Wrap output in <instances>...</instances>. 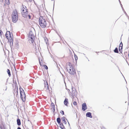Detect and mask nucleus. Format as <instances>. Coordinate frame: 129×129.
<instances>
[{
  "instance_id": "2eb2a0df",
  "label": "nucleus",
  "mask_w": 129,
  "mask_h": 129,
  "mask_svg": "<svg viewBox=\"0 0 129 129\" xmlns=\"http://www.w3.org/2000/svg\"><path fill=\"white\" fill-rule=\"evenodd\" d=\"M57 121L58 124H60V123L61 119L60 118L58 117L57 119Z\"/></svg>"
},
{
  "instance_id": "6ab92c4d",
  "label": "nucleus",
  "mask_w": 129,
  "mask_h": 129,
  "mask_svg": "<svg viewBox=\"0 0 129 129\" xmlns=\"http://www.w3.org/2000/svg\"><path fill=\"white\" fill-rule=\"evenodd\" d=\"M7 89V86H5L3 87V89L4 90H6Z\"/></svg>"
},
{
  "instance_id": "e433bc0d",
  "label": "nucleus",
  "mask_w": 129,
  "mask_h": 129,
  "mask_svg": "<svg viewBox=\"0 0 129 129\" xmlns=\"http://www.w3.org/2000/svg\"><path fill=\"white\" fill-rule=\"evenodd\" d=\"M124 12L125 13V14L127 15V14L124 11Z\"/></svg>"
},
{
  "instance_id": "f704fd0d",
  "label": "nucleus",
  "mask_w": 129,
  "mask_h": 129,
  "mask_svg": "<svg viewBox=\"0 0 129 129\" xmlns=\"http://www.w3.org/2000/svg\"><path fill=\"white\" fill-rule=\"evenodd\" d=\"M119 51H120V47H119Z\"/></svg>"
},
{
  "instance_id": "473e14b6",
  "label": "nucleus",
  "mask_w": 129,
  "mask_h": 129,
  "mask_svg": "<svg viewBox=\"0 0 129 129\" xmlns=\"http://www.w3.org/2000/svg\"><path fill=\"white\" fill-rule=\"evenodd\" d=\"M0 128L1 129H4L2 127L0 126Z\"/></svg>"
},
{
  "instance_id": "423d86ee",
  "label": "nucleus",
  "mask_w": 129,
  "mask_h": 129,
  "mask_svg": "<svg viewBox=\"0 0 129 129\" xmlns=\"http://www.w3.org/2000/svg\"><path fill=\"white\" fill-rule=\"evenodd\" d=\"M20 97L23 102H24L25 100V94L24 90L22 89L21 91L20 89Z\"/></svg>"
},
{
  "instance_id": "cd10ccee",
  "label": "nucleus",
  "mask_w": 129,
  "mask_h": 129,
  "mask_svg": "<svg viewBox=\"0 0 129 129\" xmlns=\"http://www.w3.org/2000/svg\"><path fill=\"white\" fill-rule=\"evenodd\" d=\"M8 2H7V5H9V0H8Z\"/></svg>"
},
{
  "instance_id": "412c9836",
  "label": "nucleus",
  "mask_w": 129,
  "mask_h": 129,
  "mask_svg": "<svg viewBox=\"0 0 129 129\" xmlns=\"http://www.w3.org/2000/svg\"><path fill=\"white\" fill-rule=\"evenodd\" d=\"M61 119L63 122L65 121V117H62L61 118Z\"/></svg>"
},
{
  "instance_id": "4be33fe9",
  "label": "nucleus",
  "mask_w": 129,
  "mask_h": 129,
  "mask_svg": "<svg viewBox=\"0 0 129 129\" xmlns=\"http://www.w3.org/2000/svg\"><path fill=\"white\" fill-rule=\"evenodd\" d=\"M60 127L61 129H65L63 125H62V126H61V127Z\"/></svg>"
},
{
  "instance_id": "b1692460",
  "label": "nucleus",
  "mask_w": 129,
  "mask_h": 129,
  "mask_svg": "<svg viewBox=\"0 0 129 129\" xmlns=\"http://www.w3.org/2000/svg\"><path fill=\"white\" fill-rule=\"evenodd\" d=\"M73 104L74 105H77V103L75 101H74L73 103Z\"/></svg>"
},
{
  "instance_id": "9d476101",
  "label": "nucleus",
  "mask_w": 129,
  "mask_h": 129,
  "mask_svg": "<svg viewBox=\"0 0 129 129\" xmlns=\"http://www.w3.org/2000/svg\"><path fill=\"white\" fill-rule=\"evenodd\" d=\"M44 85L45 88L49 90V85L47 81H44Z\"/></svg>"
},
{
  "instance_id": "7ed1b4c3",
  "label": "nucleus",
  "mask_w": 129,
  "mask_h": 129,
  "mask_svg": "<svg viewBox=\"0 0 129 129\" xmlns=\"http://www.w3.org/2000/svg\"><path fill=\"white\" fill-rule=\"evenodd\" d=\"M12 18L13 22L15 23L18 20L17 12L16 11H14L12 14Z\"/></svg>"
},
{
  "instance_id": "bb28decb",
  "label": "nucleus",
  "mask_w": 129,
  "mask_h": 129,
  "mask_svg": "<svg viewBox=\"0 0 129 129\" xmlns=\"http://www.w3.org/2000/svg\"><path fill=\"white\" fill-rule=\"evenodd\" d=\"M59 124V125H60V127H61V126H62V125H63V124L62 123H60V124Z\"/></svg>"
},
{
  "instance_id": "f03ea898",
  "label": "nucleus",
  "mask_w": 129,
  "mask_h": 129,
  "mask_svg": "<svg viewBox=\"0 0 129 129\" xmlns=\"http://www.w3.org/2000/svg\"><path fill=\"white\" fill-rule=\"evenodd\" d=\"M39 24L42 28H45L46 25V22L44 17L40 16L39 18Z\"/></svg>"
},
{
  "instance_id": "c756f323",
  "label": "nucleus",
  "mask_w": 129,
  "mask_h": 129,
  "mask_svg": "<svg viewBox=\"0 0 129 129\" xmlns=\"http://www.w3.org/2000/svg\"><path fill=\"white\" fill-rule=\"evenodd\" d=\"M120 5H121V7L122 8V10H123V11L124 10V9H123V7H122V5L121 4Z\"/></svg>"
},
{
  "instance_id": "ddd939ff",
  "label": "nucleus",
  "mask_w": 129,
  "mask_h": 129,
  "mask_svg": "<svg viewBox=\"0 0 129 129\" xmlns=\"http://www.w3.org/2000/svg\"><path fill=\"white\" fill-rule=\"evenodd\" d=\"M24 7L23 6H22V9H21V10H22V12H21V13L22 12H25V9H27L26 8V7L24 6Z\"/></svg>"
},
{
  "instance_id": "1a4fd4ad",
  "label": "nucleus",
  "mask_w": 129,
  "mask_h": 129,
  "mask_svg": "<svg viewBox=\"0 0 129 129\" xmlns=\"http://www.w3.org/2000/svg\"><path fill=\"white\" fill-rule=\"evenodd\" d=\"M87 109V107L86 104L84 103L82 105V109L83 111H85Z\"/></svg>"
},
{
  "instance_id": "39448f33",
  "label": "nucleus",
  "mask_w": 129,
  "mask_h": 129,
  "mask_svg": "<svg viewBox=\"0 0 129 129\" xmlns=\"http://www.w3.org/2000/svg\"><path fill=\"white\" fill-rule=\"evenodd\" d=\"M28 36L29 42L33 43L34 42L35 36L31 31L29 32Z\"/></svg>"
},
{
  "instance_id": "c85d7f7f",
  "label": "nucleus",
  "mask_w": 129,
  "mask_h": 129,
  "mask_svg": "<svg viewBox=\"0 0 129 129\" xmlns=\"http://www.w3.org/2000/svg\"><path fill=\"white\" fill-rule=\"evenodd\" d=\"M61 111L62 112V114L64 115V111Z\"/></svg>"
},
{
  "instance_id": "dca6fc26",
  "label": "nucleus",
  "mask_w": 129,
  "mask_h": 129,
  "mask_svg": "<svg viewBox=\"0 0 129 129\" xmlns=\"http://www.w3.org/2000/svg\"><path fill=\"white\" fill-rule=\"evenodd\" d=\"M7 72L8 73L9 77H10L11 76V74L10 71L9 69H7Z\"/></svg>"
},
{
  "instance_id": "2f4dec72",
  "label": "nucleus",
  "mask_w": 129,
  "mask_h": 129,
  "mask_svg": "<svg viewBox=\"0 0 129 129\" xmlns=\"http://www.w3.org/2000/svg\"><path fill=\"white\" fill-rule=\"evenodd\" d=\"M17 129H21V128L20 127H18Z\"/></svg>"
},
{
  "instance_id": "f257e3e1",
  "label": "nucleus",
  "mask_w": 129,
  "mask_h": 129,
  "mask_svg": "<svg viewBox=\"0 0 129 129\" xmlns=\"http://www.w3.org/2000/svg\"><path fill=\"white\" fill-rule=\"evenodd\" d=\"M66 67L68 72L71 75H73L76 73L75 70L73 66L70 63H67Z\"/></svg>"
},
{
  "instance_id": "0eeeda50",
  "label": "nucleus",
  "mask_w": 129,
  "mask_h": 129,
  "mask_svg": "<svg viewBox=\"0 0 129 129\" xmlns=\"http://www.w3.org/2000/svg\"><path fill=\"white\" fill-rule=\"evenodd\" d=\"M72 91L71 92V93L72 94V95L73 96V97L74 96H75V95L76 94V91L75 89V88L72 87Z\"/></svg>"
},
{
  "instance_id": "20e7f679",
  "label": "nucleus",
  "mask_w": 129,
  "mask_h": 129,
  "mask_svg": "<svg viewBox=\"0 0 129 129\" xmlns=\"http://www.w3.org/2000/svg\"><path fill=\"white\" fill-rule=\"evenodd\" d=\"M5 36L7 38L9 42H10V43L13 42V40L12 39L13 37H12L10 31H7L5 34Z\"/></svg>"
},
{
  "instance_id": "aec40b11",
  "label": "nucleus",
  "mask_w": 129,
  "mask_h": 129,
  "mask_svg": "<svg viewBox=\"0 0 129 129\" xmlns=\"http://www.w3.org/2000/svg\"><path fill=\"white\" fill-rule=\"evenodd\" d=\"M74 57L75 58V60H77L78 59V57L75 54H74Z\"/></svg>"
},
{
  "instance_id": "393cba45",
  "label": "nucleus",
  "mask_w": 129,
  "mask_h": 129,
  "mask_svg": "<svg viewBox=\"0 0 129 129\" xmlns=\"http://www.w3.org/2000/svg\"><path fill=\"white\" fill-rule=\"evenodd\" d=\"M122 45V46H121V49H122V43L121 42L120 43V46L121 45Z\"/></svg>"
},
{
  "instance_id": "7c9ffc66",
  "label": "nucleus",
  "mask_w": 129,
  "mask_h": 129,
  "mask_svg": "<svg viewBox=\"0 0 129 129\" xmlns=\"http://www.w3.org/2000/svg\"><path fill=\"white\" fill-rule=\"evenodd\" d=\"M63 122L65 124H66L67 123V122L66 121L64 122Z\"/></svg>"
},
{
  "instance_id": "72a5a7b5",
  "label": "nucleus",
  "mask_w": 129,
  "mask_h": 129,
  "mask_svg": "<svg viewBox=\"0 0 129 129\" xmlns=\"http://www.w3.org/2000/svg\"><path fill=\"white\" fill-rule=\"evenodd\" d=\"M28 16L29 17V18H30V16L29 15H28Z\"/></svg>"
},
{
  "instance_id": "5701e85b",
  "label": "nucleus",
  "mask_w": 129,
  "mask_h": 129,
  "mask_svg": "<svg viewBox=\"0 0 129 129\" xmlns=\"http://www.w3.org/2000/svg\"><path fill=\"white\" fill-rule=\"evenodd\" d=\"M44 66L45 67V69L46 70L48 69V68L47 66L46 65H44Z\"/></svg>"
},
{
  "instance_id": "f8f14e48",
  "label": "nucleus",
  "mask_w": 129,
  "mask_h": 129,
  "mask_svg": "<svg viewBox=\"0 0 129 129\" xmlns=\"http://www.w3.org/2000/svg\"><path fill=\"white\" fill-rule=\"evenodd\" d=\"M64 103L65 105L67 106V104L68 103V100L67 99H65L64 102Z\"/></svg>"
},
{
  "instance_id": "c9c22d12",
  "label": "nucleus",
  "mask_w": 129,
  "mask_h": 129,
  "mask_svg": "<svg viewBox=\"0 0 129 129\" xmlns=\"http://www.w3.org/2000/svg\"><path fill=\"white\" fill-rule=\"evenodd\" d=\"M16 92H17V93H18V91H17V90H16Z\"/></svg>"
},
{
  "instance_id": "4c0bfd02",
  "label": "nucleus",
  "mask_w": 129,
  "mask_h": 129,
  "mask_svg": "<svg viewBox=\"0 0 129 129\" xmlns=\"http://www.w3.org/2000/svg\"><path fill=\"white\" fill-rule=\"evenodd\" d=\"M68 124H69V125H70V124H69V122H68Z\"/></svg>"
},
{
  "instance_id": "6e6552de",
  "label": "nucleus",
  "mask_w": 129,
  "mask_h": 129,
  "mask_svg": "<svg viewBox=\"0 0 129 129\" xmlns=\"http://www.w3.org/2000/svg\"><path fill=\"white\" fill-rule=\"evenodd\" d=\"M25 12H22V14L23 17H26L28 15L27 14V10L25 9Z\"/></svg>"
},
{
  "instance_id": "4468645a",
  "label": "nucleus",
  "mask_w": 129,
  "mask_h": 129,
  "mask_svg": "<svg viewBox=\"0 0 129 129\" xmlns=\"http://www.w3.org/2000/svg\"><path fill=\"white\" fill-rule=\"evenodd\" d=\"M17 124L18 125H20L21 124V122L20 119L19 118L17 119Z\"/></svg>"
},
{
  "instance_id": "a878e982",
  "label": "nucleus",
  "mask_w": 129,
  "mask_h": 129,
  "mask_svg": "<svg viewBox=\"0 0 129 129\" xmlns=\"http://www.w3.org/2000/svg\"><path fill=\"white\" fill-rule=\"evenodd\" d=\"M3 32L1 30H0V34L1 35H2L3 34Z\"/></svg>"
},
{
  "instance_id": "f3484780",
  "label": "nucleus",
  "mask_w": 129,
  "mask_h": 129,
  "mask_svg": "<svg viewBox=\"0 0 129 129\" xmlns=\"http://www.w3.org/2000/svg\"><path fill=\"white\" fill-rule=\"evenodd\" d=\"M114 51L115 53H118V48H116L114 49Z\"/></svg>"
},
{
  "instance_id": "9b49d317",
  "label": "nucleus",
  "mask_w": 129,
  "mask_h": 129,
  "mask_svg": "<svg viewBox=\"0 0 129 129\" xmlns=\"http://www.w3.org/2000/svg\"><path fill=\"white\" fill-rule=\"evenodd\" d=\"M86 116L87 117H89L90 118H92V117L91 113L90 112H87L86 113Z\"/></svg>"
},
{
  "instance_id": "a211bd4d",
  "label": "nucleus",
  "mask_w": 129,
  "mask_h": 129,
  "mask_svg": "<svg viewBox=\"0 0 129 129\" xmlns=\"http://www.w3.org/2000/svg\"><path fill=\"white\" fill-rule=\"evenodd\" d=\"M51 105L52 106V107H53V109L54 110V111L55 110V108L54 104L53 103H51Z\"/></svg>"
}]
</instances>
